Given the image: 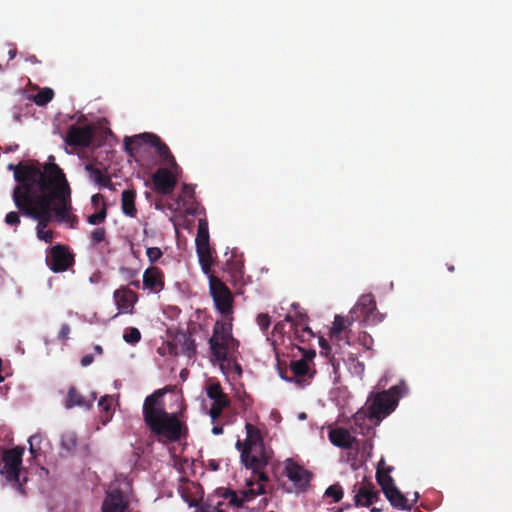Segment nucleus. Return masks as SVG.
<instances>
[{
    "instance_id": "obj_1",
    "label": "nucleus",
    "mask_w": 512,
    "mask_h": 512,
    "mask_svg": "<svg viewBox=\"0 0 512 512\" xmlns=\"http://www.w3.org/2000/svg\"><path fill=\"white\" fill-rule=\"evenodd\" d=\"M17 185L12 199L23 216L37 221V237L45 243L53 241V231L46 230L53 217L75 228L78 218L72 211L71 189L63 170L48 165L44 175L32 167L16 172Z\"/></svg>"
},
{
    "instance_id": "obj_2",
    "label": "nucleus",
    "mask_w": 512,
    "mask_h": 512,
    "mask_svg": "<svg viewBox=\"0 0 512 512\" xmlns=\"http://www.w3.org/2000/svg\"><path fill=\"white\" fill-rule=\"evenodd\" d=\"M164 395L165 391L158 389L145 398L142 407L143 420L159 441L175 443L187 435L188 428L177 413L166 411Z\"/></svg>"
},
{
    "instance_id": "obj_3",
    "label": "nucleus",
    "mask_w": 512,
    "mask_h": 512,
    "mask_svg": "<svg viewBox=\"0 0 512 512\" xmlns=\"http://www.w3.org/2000/svg\"><path fill=\"white\" fill-rule=\"evenodd\" d=\"M358 316H353L350 312L347 316L335 315L332 327L329 332L331 344L321 338L319 341L321 354L329 358V362L334 369H338L341 361H345L343 348L350 344L349 336L343 335L352 324L358 320Z\"/></svg>"
},
{
    "instance_id": "obj_4",
    "label": "nucleus",
    "mask_w": 512,
    "mask_h": 512,
    "mask_svg": "<svg viewBox=\"0 0 512 512\" xmlns=\"http://www.w3.org/2000/svg\"><path fill=\"white\" fill-rule=\"evenodd\" d=\"M123 144L125 151L129 155H133L137 152L143 144L149 145L155 149V153L158 155L163 165L174 169L175 172L179 169L169 147L154 133L144 132L134 136H125Z\"/></svg>"
},
{
    "instance_id": "obj_5",
    "label": "nucleus",
    "mask_w": 512,
    "mask_h": 512,
    "mask_svg": "<svg viewBox=\"0 0 512 512\" xmlns=\"http://www.w3.org/2000/svg\"><path fill=\"white\" fill-rule=\"evenodd\" d=\"M405 391L406 386L401 382L398 385L392 386L388 390L371 394L367 401L369 418L380 422L382 419L390 415L397 407L398 401Z\"/></svg>"
},
{
    "instance_id": "obj_6",
    "label": "nucleus",
    "mask_w": 512,
    "mask_h": 512,
    "mask_svg": "<svg viewBox=\"0 0 512 512\" xmlns=\"http://www.w3.org/2000/svg\"><path fill=\"white\" fill-rule=\"evenodd\" d=\"M212 356L218 362H225L239 346V342L232 336V324L230 322L216 321L213 334L209 339Z\"/></svg>"
},
{
    "instance_id": "obj_7",
    "label": "nucleus",
    "mask_w": 512,
    "mask_h": 512,
    "mask_svg": "<svg viewBox=\"0 0 512 512\" xmlns=\"http://www.w3.org/2000/svg\"><path fill=\"white\" fill-rule=\"evenodd\" d=\"M240 458L246 468L252 469L254 473L258 474L260 481L268 480L267 475L261 471L269 461V453L264 443L252 447H243Z\"/></svg>"
},
{
    "instance_id": "obj_8",
    "label": "nucleus",
    "mask_w": 512,
    "mask_h": 512,
    "mask_svg": "<svg viewBox=\"0 0 512 512\" xmlns=\"http://www.w3.org/2000/svg\"><path fill=\"white\" fill-rule=\"evenodd\" d=\"M299 350L302 352L303 356L299 360H292L289 365V371L291 373L290 376H287L280 370V375L283 379L288 381H295L299 385H305L308 383V380L312 378V374L310 373L309 361L315 357V350L300 348ZM287 373V370L285 371Z\"/></svg>"
},
{
    "instance_id": "obj_9",
    "label": "nucleus",
    "mask_w": 512,
    "mask_h": 512,
    "mask_svg": "<svg viewBox=\"0 0 512 512\" xmlns=\"http://www.w3.org/2000/svg\"><path fill=\"white\" fill-rule=\"evenodd\" d=\"M210 294L213 298L216 309L224 317L233 312V295L227 285L217 276H210Z\"/></svg>"
},
{
    "instance_id": "obj_10",
    "label": "nucleus",
    "mask_w": 512,
    "mask_h": 512,
    "mask_svg": "<svg viewBox=\"0 0 512 512\" xmlns=\"http://www.w3.org/2000/svg\"><path fill=\"white\" fill-rule=\"evenodd\" d=\"M45 261L51 271L61 273L72 267L75 259L67 246L56 244L48 250Z\"/></svg>"
},
{
    "instance_id": "obj_11",
    "label": "nucleus",
    "mask_w": 512,
    "mask_h": 512,
    "mask_svg": "<svg viewBox=\"0 0 512 512\" xmlns=\"http://www.w3.org/2000/svg\"><path fill=\"white\" fill-rule=\"evenodd\" d=\"M350 312L353 316L359 317L357 321L364 322L366 325L377 324L382 321L372 294L362 295Z\"/></svg>"
},
{
    "instance_id": "obj_12",
    "label": "nucleus",
    "mask_w": 512,
    "mask_h": 512,
    "mask_svg": "<svg viewBox=\"0 0 512 512\" xmlns=\"http://www.w3.org/2000/svg\"><path fill=\"white\" fill-rule=\"evenodd\" d=\"M24 448L16 446L14 448L5 450L2 456L4 463V471L8 481L18 483L20 485L19 474L22 465V457Z\"/></svg>"
},
{
    "instance_id": "obj_13",
    "label": "nucleus",
    "mask_w": 512,
    "mask_h": 512,
    "mask_svg": "<svg viewBox=\"0 0 512 512\" xmlns=\"http://www.w3.org/2000/svg\"><path fill=\"white\" fill-rule=\"evenodd\" d=\"M352 492L356 507H370L380 499V493L375 485L365 479L362 482L355 483Z\"/></svg>"
},
{
    "instance_id": "obj_14",
    "label": "nucleus",
    "mask_w": 512,
    "mask_h": 512,
    "mask_svg": "<svg viewBox=\"0 0 512 512\" xmlns=\"http://www.w3.org/2000/svg\"><path fill=\"white\" fill-rule=\"evenodd\" d=\"M207 396L213 401L209 415L213 421L218 419L223 410L230 405V400L226 393H224L219 382H212L207 385Z\"/></svg>"
},
{
    "instance_id": "obj_15",
    "label": "nucleus",
    "mask_w": 512,
    "mask_h": 512,
    "mask_svg": "<svg viewBox=\"0 0 512 512\" xmlns=\"http://www.w3.org/2000/svg\"><path fill=\"white\" fill-rule=\"evenodd\" d=\"M94 138V129L90 125H71L65 135V143L72 147H88Z\"/></svg>"
},
{
    "instance_id": "obj_16",
    "label": "nucleus",
    "mask_w": 512,
    "mask_h": 512,
    "mask_svg": "<svg viewBox=\"0 0 512 512\" xmlns=\"http://www.w3.org/2000/svg\"><path fill=\"white\" fill-rule=\"evenodd\" d=\"M285 473L298 491H304L308 487L312 477L310 471L291 459H288L286 462Z\"/></svg>"
},
{
    "instance_id": "obj_17",
    "label": "nucleus",
    "mask_w": 512,
    "mask_h": 512,
    "mask_svg": "<svg viewBox=\"0 0 512 512\" xmlns=\"http://www.w3.org/2000/svg\"><path fill=\"white\" fill-rule=\"evenodd\" d=\"M307 317L300 315L299 319L295 320L292 316L286 315L285 321L290 323L289 338L299 343L309 342L314 338L312 329L306 323Z\"/></svg>"
},
{
    "instance_id": "obj_18",
    "label": "nucleus",
    "mask_w": 512,
    "mask_h": 512,
    "mask_svg": "<svg viewBox=\"0 0 512 512\" xmlns=\"http://www.w3.org/2000/svg\"><path fill=\"white\" fill-rule=\"evenodd\" d=\"M174 169L161 167L156 170L152 176V181L156 192L162 195H168L173 192L177 179L173 174Z\"/></svg>"
},
{
    "instance_id": "obj_19",
    "label": "nucleus",
    "mask_w": 512,
    "mask_h": 512,
    "mask_svg": "<svg viewBox=\"0 0 512 512\" xmlns=\"http://www.w3.org/2000/svg\"><path fill=\"white\" fill-rule=\"evenodd\" d=\"M219 494L221 497L228 500V506L240 508L245 502L252 501L257 495H259V492H256L253 488L241 490L239 492L234 491L231 488H223L219 489Z\"/></svg>"
},
{
    "instance_id": "obj_20",
    "label": "nucleus",
    "mask_w": 512,
    "mask_h": 512,
    "mask_svg": "<svg viewBox=\"0 0 512 512\" xmlns=\"http://www.w3.org/2000/svg\"><path fill=\"white\" fill-rule=\"evenodd\" d=\"M101 509L102 512H126L128 501L123 492L116 488L106 492Z\"/></svg>"
},
{
    "instance_id": "obj_21",
    "label": "nucleus",
    "mask_w": 512,
    "mask_h": 512,
    "mask_svg": "<svg viewBox=\"0 0 512 512\" xmlns=\"http://www.w3.org/2000/svg\"><path fill=\"white\" fill-rule=\"evenodd\" d=\"M114 300L120 313H132L138 300L137 294L128 287H120L114 292Z\"/></svg>"
},
{
    "instance_id": "obj_22",
    "label": "nucleus",
    "mask_w": 512,
    "mask_h": 512,
    "mask_svg": "<svg viewBox=\"0 0 512 512\" xmlns=\"http://www.w3.org/2000/svg\"><path fill=\"white\" fill-rule=\"evenodd\" d=\"M165 281L163 272L156 266L147 268L143 273V288L153 293L164 289Z\"/></svg>"
},
{
    "instance_id": "obj_23",
    "label": "nucleus",
    "mask_w": 512,
    "mask_h": 512,
    "mask_svg": "<svg viewBox=\"0 0 512 512\" xmlns=\"http://www.w3.org/2000/svg\"><path fill=\"white\" fill-rule=\"evenodd\" d=\"M175 345L170 347V353L173 355H178V346L180 348V352L183 355L191 358L196 353V343L195 340L191 337V335L187 333H179L176 335Z\"/></svg>"
},
{
    "instance_id": "obj_24",
    "label": "nucleus",
    "mask_w": 512,
    "mask_h": 512,
    "mask_svg": "<svg viewBox=\"0 0 512 512\" xmlns=\"http://www.w3.org/2000/svg\"><path fill=\"white\" fill-rule=\"evenodd\" d=\"M328 437L334 446L342 449H351L357 441L347 429L342 427L331 429L328 433Z\"/></svg>"
},
{
    "instance_id": "obj_25",
    "label": "nucleus",
    "mask_w": 512,
    "mask_h": 512,
    "mask_svg": "<svg viewBox=\"0 0 512 512\" xmlns=\"http://www.w3.org/2000/svg\"><path fill=\"white\" fill-rule=\"evenodd\" d=\"M384 495L390 504L400 510L411 511L413 504H409L406 496L395 486L388 491H384Z\"/></svg>"
},
{
    "instance_id": "obj_26",
    "label": "nucleus",
    "mask_w": 512,
    "mask_h": 512,
    "mask_svg": "<svg viewBox=\"0 0 512 512\" xmlns=\"http://www.w3.org/2000/svg\"><path fill=\"white\" fill-rule=\"evenodd\" d=\"M136 192L133 189H126L121 194L122 212L129 217H136L137 209L135 206Z\"/></svg>"
},
{
    "instance_id": "obj_27",
    "label": "nucleus",
    "mask_w": 512,
    "mask_h": 512,
    "mask_svg": "<svg viewBox=\"0 0 512 512\" xmlns=\"http://www.w3.org/2000/svg\"><path fill=\"white\" fill-rule=\"evenodd\" d=\"M85 170L89 173L90 179L100 187L106 188L111 184L110 176L107 174L106 170H102L93 164H86Z\"/></svg>"
},
{
    "instance_id": "obj_28",
    "label": "nucleus",
    "mask_w": 512,
    "mask_h": 512,
    "mask_svg": "<svg viewBox=\"0 0 512 512\" xmlns=\"http://www.w3.org/2000/svg\"><path fill=\"white\" fill-rule=\"evenodd\" d=\"M393 467H377L376 469V481L378 485L381 487L382 492L388 491L390 488L395 487L394 479L390 475L393 471Z\"/></svg>"
},
{
    "instance_id": "obj_29",
    "label": "nucleus",
    "mask_w": 512,
    "mask_h": 512,
    "mask_svg": "<svg viewBox=\"0 0 512 512\" xmlns=\"http://www.w3.org/2000/svg\"><path fill=\"white\" fill-rule=\"evenodd\" d=\"M66 408H72L74 406L80 407H91V402L86 401L85 398L81 395V393L75 388L70 387L68 390L67 400L65 404Z\"/></svg>"
},
{
    "instance_id": "obj_30",
    "label": "nucleus",
    "mask_w": 512,
    "mask_h": 512,
    "mask_svg": "<svg viewBox=\"0 0 512 512\" xmlns=\"http://www.w3.org/2000/svg\"><path fill=\"white\" fill-rule=\"evenodd\" d=\"M209 239L208 222L206 219L201 218L198 220V229L195 239L196 248L210 246Z\"/></svg>"
},
{
    "instance_id": "obj_31",
    "label": "nucleus",
    "mask_w": 512,
    "mask_h": 512,
    "mask_svg": "<svg viewBox=\"0 0 512 512\" xmlns=\"http://www.w3.org/2000/svg\"><path fill=\"white\" fill-rule=\"evenodd\" d=\"M245 429L247 436L244 442V447H252L256 444L264 443L262 434L256 426L251 423H246Z\"/></svg>"
},
{
    "instance_id": "obj_32",
    "label": "nucleus",
    "mask_w": 512,
    "mask_h": 512,
    "mask_svg": "<svg viewBox=\"0 0 512 512\" xmlns=\"http://www.w3.org/2000/svg\"><path fill=\"white\" fill-rule=\"evenodd\" d=\"M61 448L69 455H73L78 445V438L75 432L66 431L61 435Z\"/></svg>"
},
{
    "instance_id": "obj_33",
    "label": "nucleus",
    "mask_w": 512,
    "mask_h": 512,
    "mask_svg": "<svg viewBox=\"0 0 512 512\" xmlns=\"http://www.w3.org/2000/svg\"><path fill=\"white\" fill-rule=\"evenodd\" d=\"M243 262L239 259L231 257L226 261L225 270L231 274L234 279L241 278L243 275Z\"/></svg>"
},
{
    "instance_id": "obj_34",
    "label": "nucleus",
    "mask_w": 512,
    "mask_h": 512,
    "mask_svg": "<svg viewBox=\"0 0 512 512\" xmlns=\"http://www.w3.org/2000/svg\"><path fill=\"white\" fill-rule=\"evenodd\" d=\"M54 97V91L51 88H42L38 93L33 96V101L38 106H45Z\"/></svg>"
},
{
    "instance_id": "obj_35",
    "label": "nucleus",
    "mask_w": 512,
    "mask_h": 512,
    "mask_svg": "<svg viewBox=\"0 0 512 512\" xmlns=\"http://www.w3.org/2000/svg\"><path fill=\"white\" fill-rule=\"evenodd\" d=\"M48 165H57V164H56V163H54V162H50V163H46V164H44V165H42V166H41L38 162H36V163H22V162H20V163H19V164H17V165L10 164V165L8 166V168H9L10 170H13V171H14V178L16 179V172H17V171H20V170H22V169H24V167H32V168H34V169L38 170L40 173H42V174L44 175V172H45L46 167H47Z\"/></svg>"
},
{
    "instance_id": "obj_36",
    "label": "nucleus",
    "mask_w": 512,
    "mask_h": 512,
    "mask_svg": "<svg viewBox=\"0 0 512 512\" xmlns=\"http://www.w3.org/2000/svg\"><path fill=\"white\" fill-rule=\"evenodd\" d=\"M196 252L199 262L214 264V258L212 256L213 250L210 246L198 247L196 248Z\"/></svg>"
},
{
    "instance_id": "obj_37",
    "label": "nucleus",
    "mask_w": 512,
    "mask_h": 512,
    "mask_svg": "<svg viewBox=\"0 0 512 512\" xmlns=\"http://www.w3.org/2000/svg\"><path fill=\"white\" fill-rule=\"evenodd\" d=\"M123 339L130 344H136L141 340V333L135 327L127 328L124 332Z\"/></svg>"
},
{
    "instance_id": "obj_38",
    "label": "nucleus",
    "mask_w": 512,
    "mask_h": 512,
    "mask_svg": "<svg viewBox=\"0 0 512 512\" xmlns=\"http://www.w3.org/2000/svg\"><path fill=\"white\" fill-rule=\"evenodd\" d=\"M107 216L106 207L103 206L98 212L93 213L87 217V221L91 225H99L103 223Z\"/></svg>"
},
{
    "instance_id": "obj_39",
    "label": "nucleus",
    "mask_w": 512,
    "mask_h": 512,
    "mask_svg": "<svg viewBox=\"0 0 512 512\" xmlns=\"http://www.w3.org/2000/svg\"><path fill=\"white\" fill-rule=\"evenodd\" d=\"M325 495L331 497L334 502H339L343 497V490L339 485H331L326 489Z\"/></svg>"
},
{
    "instance_id": "obj_40",
    "label": "nucleus",
    "mask_w": 512,
    "mask_h": 512,
    "mask_svg": "<svg viewBox=\"0 0 512 512\" xmlns=\"http://www.w3.org/2000/svg\"><path fill=\"white\" fill-rule=\"evenodd\" d=\"M106 239V230L103 227L95 228L90 235V240L93 245H97Z\"/></svg>"
},
{
    "instance_id": "obj_41",
    "label": "nucleus",
    "mask_w": 512,
    "mask_h": 512,
    "mask_svg": "<svg viewBox=\"0 0 512 512\" xmlns=\"http://www.w3.org/2000/svg\"><path fill=\"white\" fill-rule=\"evenodd\" d=\"M146 255L151 264L156 263L163 255V252L158 247H148L146 249Z\"/></svg>"
},
{
    "instance_id": "obj_42",
    "label": "nucleus",
    "mask_w": 512,
    "mask_h": 512,
    "mask_svg": "<svg viewBox=\"0 0 512 512\" xmlns=\"http://www.w3.org/2000/svg\"><path fill=\"white\" fill-rule=\"evenodd\" d=\"M256 321L263 332L266 331L271 324V318L267 313H260L257 316Z\"/></svg>"
},
{
    "instance_id": "obj_43",
    "label": "nucleus",
    "mask_w": 512,
    "mask_h": 512,
    "mask_svg": "<svg viewBox=\"0 0 512 512\" xmlns=\"http://www.w3.org/2000/svg\"><path fill=\"white\" fill-rule=\"evenodd\" d=\"M19 212L16 211H10L5 216V223L9 226L17 227L20 224V215Z\"/></svg>"
},
{
    "instance_id": "obj_44",
    "label": "nucleus",
    "mask_w": 512,
    "mask_h": 512,
    "mask_svg": "<svg viewBox=\"0 0 512 512\" xmlns=\"http://www.w3.org/2000/svg\"><path fill=\"white\" fill-rule=\"evenodd\" d=\"M41 440H42V437L40 434H34L29 437V440H28L29 445H30L29 449H30L31 454H33L34 456H36V454H37L36 446L40 445Z\"/></svg>"
},
{
    "instance_id": "obj_45",
    "label": "nucleus",
    "mask_w": 512,
    "mask_h": 512,
    "mask_svg": "<svg viewBox=\"0 0 512 512\" xmlns=\"http://www.w3.org/2000/svg\"><path fill=\"white\" fill-rule=\"evenodd\" d=\"M69 334L70 326L66 323L62 324L58 334V339L62 342H65L69 338Z\"/></svg>"
},
{
    "instance_id": "obj_46",
    "label": "nucleus",
    "mask_w": 512,
    "mask_h": 512,
    "mask_svg": "<svg viewBox=\"0 0 512 512\" xmlns=\"http://www.w3.org/2000/svg\"><path fill=\"white\" fill-rule=\"evenodd\" d=\"M286 322L285 320L282 322H277L275 325H274V328H273V336L275 335H280L281 337L284 336V334L286 333V330H285V323Z\"/></svg>"
},
{
    "instance_id": "obj_47",
    "label": "nucleus",
    "mask_w": 512,
    "mask_h": 512,
    "mask_svg": "<svg viewBox=\"0 0 512 512\" xmlns=\"http://www.w3.org/2000/svg\"><path fill=\"white\" fill-rule=\"evenodd\" d=\"M111 402H112V398L109 397V396H103L100 400H99V403L98 405L103 409L105 410L106 412H108L110 410V407H111Z\"/></svg>"
},
{
    "instance_id": "obj_48",
    "label": "nucleus",
    "mask_w": 512,
    "mask_h": 512,
    "mask_svg": "<svg viewBox=\"0 0 512 512\" xmlns=\"http://www.w3.org/2000/svg\"><path fill=\"white\" fill-rule=\"evenodd\" d=\"M199 263H200V266H201V269H202L203 273L206 274L209 279H210V276H215L212 273V266H213V264H209V263H205V262H199Z\"/></svg>"
},
{
    "instance_id": "obj_49",
    "label": "nucleus",
    "mask_w": 512,
    "mask_h": 512,
    "mask_svg": "<svg viewBox=\"0 0 512 512\" xmlns=\"http://www.w3.org/2000/svg\"><path fill=\"white\" fill-rule=\"evenodd\" d=\"M93 361H94V357H93V355H92V354H87V355H85V356H83V357H82V359H81V365H82L83 367H87V366H89L90 364H92V363H93Z\"/></svg>"
},
{
    "instance_id": "obj_50",
    "label": "nucleus",
    "mask_w": 512,
    "mask_h": 512,
    "mask_svg": "<svg viewBox=\"0 0 512 512\" xmlns=\"http://www.w3.org/2000/svg\"><path fill=\"white\" fill-rule=\"evenodd\" d=\"M212 433H213L214 435H220V434H222V433H223V427H222V426H214V427L212 428Z\"/></svg>"
},
{
    "instance_id": "obj_51",
    "label": "nucleus",
    "mask_w": 512,
    "mask_h": 512,
    "mask_svg": "<svg viewBox=\"0 0 512 512\" xmlns=\"http://www.w3.org/2000/svg\"><path fill=\"white\" fill-rule=\"evenodd\" d=\"M236 448L242 453V449L244 447V443L241 442V440H237L236 442Z\"/></svg>"
},
{
    "instance_id": "obj_52",
    "label": "nucleus",
    "mask_w": 512,
    "mask_h": 512,
    "mask_svg": "<svg viewBox=\"0 0 512 512\" xmlns=\"http://www.w3.org/2000/svg\"><path fill=\"white\" fill-rule=\"evenodd\" d=\"M255 491L259 492V495L265 493V489L262 484H258L257 489H255Z\"/></svg>"
},
{
    "instance_id": "obj_53",
    "label": "nucleus",
    "mask_w": 512,
    "mask_h": 512,
    "mask_svg": "<svg viewBox=\"0 0 512 512\" xmlns=\"http://www.w3.org/2000/svg\"><path fill=\"white\" fill-rule=\"evenodd\" d=\"M130 285H132L136 289H139L140 288V281L139 280H133V281L130 282Z\"/></svg>"
},
{
    "instance_id": "obj_54",
    "label": "nucleus",
    "mask_w": 512,
    "mask_h": 512,
    "mask_svg": "<svg viewBox=\"0 0 512 512\" xmlns=\"http://www.w3.org/2000/svg\"><path fill=\"white\" fill-rule=\"evenodd\" d=\"M377 467L387 468L388 466H386L385 460L381 458V460L378 462Z\"/></svg>"
},
{
    "instance_id": "obj_55",
    "label": "nucleus",
    "mask_w": 512,
    "mask_h": 512,
    "mask_svg": "<svg viewBox=\"0 0 512 512\" xmlns=\"http://www.w3.org/2000/svg\"><path fill=\"white\" fill-rule=\"evenodd\" d=\"M94 350L98 353V354H101L103 352V349L100 345H96L94 347Z\"/></svg>"
},
{
    "instance_id": "obj_56",
    "label": "nucleus",
    "mask_w": 512,
    "mask_h": 512,
    "mask_svg": "<svg viewBox=\"0 0 512 512\" xmlns=\"http://www.w3.org/2000/svg\"><path fill=\"white\" fill-rule=\"evenodd\" d=\"M382 511V508H378V507H372L370 509V512H381Z\"/></svg>"
},
{
    "instance_id": "obj_57",
    "label": "nucleus",
    "mask_w": 512,
    "mask_h": 512,
    "mask_svg": "<svg viewBox=\"0 0 512 512\" xmlns=\"http://www.w3.org/2000/svg\"><path fill=\"white\" fill-rule=\"evenodd\" d=\"M29 60H30L31 62H33V63H38V62H39V61L36 59V57H35V56H31V57L29 58Z\"/></svg>"
},
{
    "instance_id": "obj_58",
    "label": "nucleus",
    "mask_w": 512,
    "mask_h": 512,
    "mask_svg": "<svg viewBox=\"0 0 512 512\" xmlns=\"http://www.w3.org/2000/svg\"><path fill=\"white\" fill-rule=\"evenodd\" d=\"M16 50H10V58H13L15 56Z\"/></svg>"
},
{
    "instance_id": "obj_59",
    "label": "nucleus",
    "mask_w": 512,
    "mask_h": 512,
    "mask_svg": "<svg viewBox=\"0 0 512 512\" xmlns=\"http://www.w3.org/2000/svg\"><path fill=\"white\" fill-rule=\"evenodd\" d=\"M99 197H100L99 194L93 195L92 196V201L95 202Z\"/></svg>"
},
{
    "instance_id": "obj_60",
    "label": "nucleus",
    "mask_w": 512,
    "mask_h": 512,
    "mask_svg": "<svg viewBox=\"0 0 512 512\" xmlns=\"http://www.w3.org/2000/svg\"><path fill=\"white\" fill-rule=\"evenodd\" d=\"M448 270H449L450 272H453V271L455 270V268H454V266H453V265H449V266H448Z\"/></svg>"
},
{
    "instance_id": "obj_61",
    "label": "nucleus",
    "mask_w": 512,
    "mask_h": 512,
    "mask_svg": "<svg viewBox=\"0 0 512 512\" xmlns=\"http://www.w3.org/2000/svg\"><path fill=\"white\" fill-rule=\"evenodd\" d=\"M236 370H238V371H239V373L241 372V367H240V365H239V364H236Z\"/></svg>"
},
{
    "instance_id": "obj_62",
    "label": "nucleus",
    "mask_w": 512,
    "mask_h": 512,
    "mask_svg": "<svg viewBox=\"0 0 512 512\" xmlns=\"http://www.w3.org/2000/svg\"><path fill=\"white\" fill-rule=\"evenodd\" d=\"M4 380L3 376L0 374V382Z\"/></svg>"
}]
</instances>
